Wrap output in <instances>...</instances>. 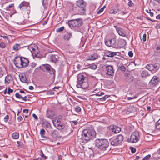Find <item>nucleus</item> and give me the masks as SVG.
I'll use <instances>...</instances> for the list:
<instances>
[{
	"instance_id": "0eeeda50",
	"label": "nucleus",
	"mask_w": 160,
	"mask_h": 160,
	"mask_svg": "<svg viewBox=\"0 0 160 160\" xmlns=\"http://www.w3.org/2000/svg\"><path fill=\"white\" fill-rule=\"evenodd\" d=\"M52 122L53 125L58 130H62L64 128V124L59 120H57V118L53 120Z\"/></svg>"
},
{
	"instance_id": "bb28decb",
	"label": "nucleus",
	"mask_w": 160,
	"mask_h": 160,
	"mask_svg": "<svg viewBox=\"0 0 160 160\" xmlns=\"http://www.w3.org/2000/svg\"><path fill=\"white\" fill-rule=\"evenodd\" d=\"M117 31L118 34L121 36L125 37L126 36V34L123 32L121 28H118L117 29Z\"/></svg>"
},
{
	"instance_id": "cd10ccee",
	"label": "nucleus",
	"mask_w": 160,
	"mask_h": 160,
	"mask_svg": "<svg viewBox=\"0 0 160 160\" xmlns=\"http://www.w3.org/2000/svg\"><path fill=\"white\" fill-rule=\"evenodd\" d=\"M42 70L45 71L46 72L45 70L47 71H48L50 70V68H51L49 64H45L43 65V66L42 67Z\"/></svg>"
},
{
	"instance_id": "412c9836",
	"label": "nucleus",
	"mask_w": 160,
	"mask_h": 160,
	"mask_svg": "<svg viewBox=\"0 0 160 160\" xmlns=\"http://www.w3.org/2000/svg\"><path fill=\"white\" fill-rule=\"evenodd\" d=\"M111 129L112 131L115 133H119L121 131V128L116 126H111Z\"/></svg>"
},
{
	"instance_id": "7ed1b4c3",
	"label": "nucleus",
	"mask_w": 160,
	"mask_h": 160,
	"mask_svg": "<svg viewBox=\"0 0 160 160\" xmlns=\"http://www.w3.org/2000/svg\"><path fill=\"white\" fill-rule=\"evenodd\" d=\"M82 24V20L78 18L69 20L68 24L70 27L77 28L81 26Z\"/></svg>"
},
{
	"instance_id": "1a4fd4ad",
	"label": "nucleus",
	"mask_w": 160,
	"mask_h": 160,
	"mask_svg": "<svg viewBox=\"0 0 160 160\" xmlns=\"http://www.w3.org/2000/svg\"><path fill=\"white\" fill-rule=\"evenodd\" d=\"M116 38H113L110 39L105 40V45L108 47H113L116 43Z\"/></svg>"
},
{
	"instance_id": "4468645a",
	"label": "nucleus",
	"mask_w": 160,
	"mask_h": 160,
	"mask_svg": "<svg viewBox=\"0 0 160 160\" xmlns=\"http://www.w3.org/2000/svg\"><path fill=\"white\" fill-rule=\"evenodd\" d=\"M48 58L50 61L56 63L58 59V57L57 55L51 54L49 55Z\"/></svg>"
},
{
	"instance_id": "a18cd8bd",
	"label": "nucleus",
	"mask_w": 160,
	"mask_h": 160,
	"mask_svg": "<svg viewBox=\"0 0 160 160\" xmlns=\"http://www.w3.org/2000/svg\"><path fill=\"white\" fill-rule=\"evenodd\" d=\"M90 67L92 69H96L97 66L96 64H93L90 66Z\"/></svg>"
},
{
	"instance_id": "c756f323",
	"label": "nucleus",
	"mask_w": 160,
	"mask_h": 160,
	"mask_svg": "<svg viewBox=\"0 0 160 160\" xmlns=\"http://www.w3.org/2000/svg\"><path fill=\"white\" fill-rule=\"evenodd\" d=\"M20 81L24 83H26L27 82V79L25 75H21L20 76Z\"/></svg>"
},
{
	"instance_id": "b1692460",
	"label": "nucleus",
	"mask_w": 160,
	"mask_h": 160,
	"mask_svg": "<svg viewBox=\"0 0 160 160\" xmlns=\"http://www.w3.org/2000/svg\"><path fill=\"white\" fill-rule=\"evenodd\" d=\"M137 109L136 108L133 106H131L129 107L127 111L130 113H134L137 112Z\"/></svg>"
},
{
	"instance_id": "603ef678",
	"label": "nucleus",
	"mask_w": 160,
	"mask_h": 160,
	"mask_svg": "<svg viewBox=\"0 0 160 160\" xmlns=\"http://www.w3.org/2000/svg\"><path fill=\"white\" fill-rule=\"evenodd\" d=\"M146 34H144L143 35L142 40L143 42H145L146 40Z\"/></svg>"
},
{
	"instance_id": "3c124183",
	"label": "nucleus",
	"mask_w": 160,
	"mask_h": 160,
	"mask_svg": "<svg viewBox=\"0 0 160 160\" xmlns=\"http://www.w3.org/2000/svg\"><path fill=\"white\" fill-rule=\"evenodd\" d=\"M8 119L9 116L8 115H6L4 117V120L5 122H7L8 121Z\"/></svg>"
},
{
	"instance_id": "774afa93",
	"label": "nucleus",
	"mask_w": 160,
	"mask_h": 160,
	"mask_svg": "<svg viewBox=\"0 0 160 160\" xmlns=\"http://www.w3.org/2000/svg\"><path fill=\"white\" fill-rule=\"evenodd\" d=\"M14 4H11L9 5L6 8V9H8L12 7H13Z\"/></svg>"
},
{
	"instance_id": "72a5a7b5",
	"label": "nucleus",
	"mask_w": 160,
	"mask_h": 160,
	"mask_svg": "<svg viewBox=\"0 0 160 160\" xmlns=\"http://www.w3.org/2000/svg\"><path fill=\"white\" fill-rule=\"evenodd\" d=\"M156 128L158 130L160 129V119L156 123Z\"/></svg>"
},
{
	"instance_id": "58836bf2",
	"label": "nucleus",
	"mask_w": 160,
	"mask_h": 160,
	"mask_svg": "<svg viewBox=\"0 0 160 160\" xmlns=\"http://www.w3.org/2000/svg\"><path fill=\"white\" fill-rule=\"evenodd\" d=\"M119 68L122 72H124L126 70V68L123 65L119 66Z\"/></svg>"
},
{
	"instance_id": "ddd939ff",
	"label": "nucleus",
	"mask_w": 160,
	"mask_h": 160,
	"mask_svg": "<svg viewBox=\"0 0 160 160\" xmlns=\"http://www.w3.org/2000/svg\"><path fill=\"white\" fill-rule=\"evenodd\" d=\"M22 67V68L26 67L28 65L29 61L26 58L21 57Z\"/></svg>"
},
{
	"instance_id": "79ce46f5",
	"label": "nucleus",
	"mask_w": 160,
	"mask_h": 160,
	"mask_svg": "<svg viewBox=\"0 0 160 160\" xmlns=\"http://www.w3.org/2000/svg\"><path fill=\"white\" fill-rule=\"evenodd\" d=\"M6 47V44L3 42L0 43V48H5Z\"/></svg>"
},
{
	"instance_id": "680f3d73",
	"label": "nucleus",
	"mask_w": 160,
	"mask_h": 160,
	"mask_svg": "<svg viewBox=\"0 0 160 160\" xmlns=\"http://www.w3.org/2000/svg\"><path fill=\"white\" fill-rule=\"evenodd\" d=\"M32 116L35 119L38 120V118L35 114H33Z\"/></svg>"
},
{
	"instance_id": "f257e3e1",
	"label": "nucleus",
	"mask_w": 160,
	"mask_h": 160,
	"mask_svg": "<svg viewBox=\"0 0 160 160\" xmlns=\"http://www.w3.org/2000/svg\"><path fill=\"white\" fill-rule=\"evenodd\" d=\"M96 133L93 129H87L84 130L82 132V138L78 139V142L82 145L88 141L92 139L95 136Z\"/></svg>"
},
{
	"instance_id": "c85d7f7f",
	"label": "nucleus",
	"mask_w": 160,
	"mask_h": 160,
	"mask_svg": "<svg viewBox=\"0 0 160 160\" xmlns=\"http://www.w3.org/2000/svg\"><path fill=\"white\" fill-rule=\"evenodd\" d=\"M21 48V47L20 45L17 43L15 44L12 47L13 50L15 51H17L18 50Z\"/></svg>"
},
{
	"instance_id": "2f4dec72",
	"label": "nucleus",
	"mask_w": 160,
	"mask_h": 160,
	"mask_svg": "<svg viewBox=\"0 0 160 160\" xmlns=\"http://www.w3.org/2000/svg\"><path fill=\"white\" fill-rule=\"evenodd\" d=\"M19 137L18 133L17 132L13 133L12 135V137L14 139H18Z\"/></svg>"
},
{
	"instance_id": "338daca9",
	"label": "nucleus",
	"mask_w": 160,
	"mask_h": 160,
	"mask_svg": "<svg viewBox=\"0 0 160 160\" xmlns=\"http://www.w3.org/2000/svg\"><path fill=\"white\" fill-rule=\"evenodd\" d=\"M26 98H27V96H23V97L22 96V99L24 101H27Z\"/></svg>"
},
{
	"instance_id": "9d476101",
	"label": "nucleus",
	"mask_w": 160,
	"mask_h": 160,
	"mask_svg": "<svg viewBox=\"0 0 160 160\" xmlns=\"http://www.w3.org/2000/svg\"><path fill=\"white\" fill-rule=\"evenodd\" d=\"M106 70L107 72L106 74L109 76H112L114 75V70L113 68L112 65H108L106 66Z\"/></svg>"
},
{
	"instance_id": "f704fd0d",
	"label": "nucleus",
	"mask_w": 160,
	"mask_h": 160,
	"mask_svg": "<svg viewBox=\"0 0 160 160\" xmlns=\"http://www.w3.org/2000/svg\"><path fill=\"white\" fill-rule=\"evenodd\" d=\"M48 71H49V72L50 73V74L55 76V71L54 69L50 68V70H49Z\"/></svg>"
},
{
	"instance_id": "4d7b16f0",
	"label": "nucleus",
	"mask_w": 160,
	"mask_h": 160,
	"mask_svg": "<svg viewBox=\"0 0 160 160\" xmlns=\"http://www.w3.org/2000/svg\"><path fill=\"white\" fill-rule=\"evenodd\" d=\"M104 93L103 92H101L100 93H97L96 94V96H101L102 95H104Z\"/></svg>"
},
{
	"instance_id": "9b49d317",
	"label": "nucleus",
	"mask_w": 160,
	"mask_h": 160,
	"mask_svg": "<svg viewBox=\"0 0 160 160\" xmlns=\"http://www.w3.org/2000/svg\"><path fill=\"white\" fill-rule=\"evenodd\" d=\"M21 62V57H16L14 58V63L17 67L22 68Z\"/></svg>"
},
{
	"instance_id": "dca6fc26",
	"label": "nucleus",
	"mask_w": 160,
	"mask_h": 160,
	"mask_svg": "<svg viewBox=\"0 0 160 160\" xmlns=\"http://www.w3.org/2000/svg\"><path fill=\"white\" fill-rule=\"evenodd\" d=\"M124 75L125 80L127 82H130L133 81V77L130 73L126 72L125 73Z\"/></svg>"
},
{
	"instance_id": "a19ab883",
	"label": "nucleus",
	"mask_w": 160,
	"mask_h": 160,
	"mask_svg": "<svg viewBox=\"0 0 160 160\" xmlns=\"http://www.w3.org/2000/svg\"><path fill=\"white\" fill-rule=\"evenodd\" d=\"M151 155L150 154L145 156L142 160H148L150 158Z\"/></svg>"
},
{
	"instance_id": "09e8293b",
	"label": "nucleus",
	"mask_w": 160,
	"mask_h": 160,
	"mask_svg": "<svg viewBox=\"0 0 160 160\" xmlns=\"http://www.w3.org/2000/svg\"><path fill=\"white\" fill-rule=\"evenodd\" d=\"M75 111L76 112H79L81 111V108L79 106H77L75 108Z\"/></svg>"
},
{
	"instance_id": "e433bc0d",
	"label": "nucleus",
	"mask_w": 160,
	"mask_h": 160,
	"mask_svg": "<svg viewBox=\"0 0 160 160\" xmlns=\"http://www.w3.org/2000/svg\"><path fill=\"white\" fill-rule=\"evenodd\" d=\"M40 154L42 157L44 158V159H46L47 158V157L45 156L43 154L42 151V150H40Z\"/></svg>"
},
{
	"instance_id": "c03bdc74",
	"label": "nucleus",
	"mask_w": 160,
	"mask_h": 160,
	"mask_svg": "<svg viewBox=\"0 0 160 160\" xmlns=\"http://www.w3.org/2000/svg\"><path fill=\"white\" fill-rule=\"evenodd\" d=\"M37 48V47H35V48H33L32 47H30L29 48V49L31 51V52H32H32H33L35 50V49Z\"/></svg>"
},
{
	"instance_id": "7c9ffc66",
	"label": "nucleus",
	"mask_w": 160,
	"mask_h": 160,
	"mask_svg": "<svg viewBox=\"0 0 160 160\" xmlns=\"http://www.w3.org/2000/svg\"><path fill=\"white\" fill-rule=\"evenodd\" d=\"M149 75L148 71L147 70H143L141 73V76L143 78H145Z\"/></svg>"
},
{
	"instance_id": "37998d69",
	"label": "nucleus",
	"mask_w": 160,
	"mask_h": 160,
	"mask_svg": "<svg viewBox=\"0 0 160 160\" xmlns=\"http://www.w3.org/2000/svg\"><path fill=\"white\" fill-rule=\"evenodd\" d=\"M4 72L0 68V78L2 77L4 75Z\"/></svg>"
},
{
	"instance_id": "5fc2aeb1",
	"label": "nucleus",
	"mask_w": 160,
	"mask_h": 160,
	"mask_svg": "<svg viewBox=\"0 0 160 160\" xmlns=\"http://www.w3.org/2000/svg\"><path fill=\"white\" fill-rule=\"evenodd\" d=\"M156 49L157 52H160V44L158 45Z\"/></svg>"
},
{
	"instance_id": "6ab92c4d",
	"label": "nucleus",
	"mask_w": 160,
	"mask_h": 160,
	"mask_svg": "<svg viewBox=\"0 0 160 160\" xmlns=\"http://www.w3.org/2000/svg\"><path fill=\"white\" fill-rule=\"evenodd\" d=\"M72 37V34L71 32H67L63 36V39L65 40L68 41Z\"/></svg>"
},
{
	"instance_id": "c9c22d12",
	"label": "nucleus",
	"mask_w": 160,
	"mask_h": 160,
	"mask_svg": "<svg viewBox=\"0 0 160 160\" xmlns=\"http://www.w3.org/2000/svg\"><path fill=\"white\" fill-rule=\"evenodd\" d=\"M40 134L42 137H44V136L45 134V131L44 129H42L41 130L40 132Z\"/></svg>"
},
{
	"instance_id": "423d86ee",
	"label": "nucleus",
	"mask_w": 160,
	"mask_h": 160,
	"mask_svg": "<svg viewBox=\"0 0 160 160\" xmlns=\"http://www.w3.org/2000/svg\"><path fill=\"white\" fill-rule=\"evenodd\" d=\"M146 68L150 71H152L153 72H156L160 67V64L158 63H156L154 64H148L146 67Z\"/></svg>"
},
{
	"instance_id": "0e129e2a",
	"label": "nucleus",
	"mask_w": 160,
	"mask_h": 160,
	"mask_svg": "<svg viewBox=\"0 0 160 160\" xmlns=\"http://www.w3.org/2000/svg\"><path fill=\"white\" fill-rule=\"evenodd\" d=\"M133 5V4L132 3L131 1L129 2L128 3V5L129 6H132V5Z\"/></svg>"
},
{
	"instance_id": "a878e982",
	"label": "nucleus",
	"mask_w": 160,
	"mask_h": 160,
	"mask_svg": "<svg viewBox=\"0 0 160 160\" xmlns=\"http://www.w3.org/2000/svg\"><path fill=\"white\" fill-rule=\"evenodd\" d=\"M117 55L116 52L108 51L106 53V56L109 57H113L114 56Z\"/></svg>"
},
{
	"instance_id": "6e6d98bb",
	"label": "nucleus",
	"mask_w": 160,
	"mask_h": 160,
	"mask_svg": "<svg viewBox=\"0 0 160 160\" xmlns=\"http://www.w3.org/2000/svg\"><path fill=\"white\" fill-rule=\"evenodd\" d=\"M128 55L130 57H132L133 55V53L132 51H130L128 52Z\"/></svg>"
},
{
	"instance_id": "f03ea898",
	"label": "nucleus",
	"mask_w": 160,
	"mask_h": 160,
	"mask_svg": "<svg viewBox=\"0 0 160 160\" xmlns=\"http://www.w3.org/2000/svg\"><path fill=\"white\" fill-rule=\"evenodd\" d=\"M95 146L100 149L105 151L109 146V142L106 139H97L95 141Z\"/></svg>"
},
{
	"instance_id": "864d4df0",
	"label": "nucleus",
	"mask_w": 160,
	"mask_h": 160,
	"mask_svg": "<svg viewBox=\"0 0 160 160\" xmlns=\"http://www.w3.org/2000/svg\"><path fill=\"white\" fill-rule=\"evenodd\" d=\"M130 148L131 151V152L132 153H134V152H135L136 150V149L132 147H130Z\"/></svg>"
},
{
	"instance_id": "de8ad7c7",
	"label": "nucleus",
	"mask_w": 160,
	"mask_h": 160,
	"mask_svg": "<svg viewBox=\"0 0 160 160\" xmlns=\"http://www.w3.org/2000/svg\"><path fill=\"white\" fill-rule=\"evenodd\" d=\"M149 136H151V135H145L144 137L145 140L147 141H150L151 140V139H147V138L149 137Z\"/></svg>"
},
{
	"instance_id": "393cba45",
	"label": "nucleus",
	"mask_w": 160,
	"mask_h": 160,
	"mask_svg": "<svg viewBox=\"0 0 160 160\" xmlns=\"http://www.w3.org/2000/svg\"><path fill=\"white\" fill-rule=\"evenodd\" d=\"M12 78L11 76L8 75L7 76L5 79V82L6 84H8L12 81Z\"/></svg>"
},
{
	"instance_id": "a211bd4d",
	"label": "nucleus",
	"mask_w": 160,
	"mask_h": 160,
	"mask_svg": "<svg viewBox=\"0 0 160 160\" xmlns=\"http://www.w3.org/2000/svg\"><path fill=\"white\" fill-rule=\"evenodd\" d=\"M159 81V79L156 76H154L151 80L150 82L152 84L156 85L158 83Z\"/></svg>"
},
{
	"instance_id": "49530a36",
	"label": "nucleus",
	"mask_w": 160,
	"mask_h": 160,
	"mask_svg": "<svg viewBox=\"0 0 160 160\" xmlns=\"http://www.w3.org/2000/svg\"><path fill=\"white\" fill-rule=\"evenodd\" d=\"M13 90L11 89L10 88L8 87V93L9 94H10L12 92H13Z\"/></svg>"
},
{
	"instance_id": "2eb2a0df",
	"label": "nucleus",
	"mask_w": 160,
	"mask_h": 160,
	"mask_svg": "<svg viewBox=\"0 0 160 160\" xmlns=\"http://www.w3.org/2000/svg\"><path fill=\"white\" fill-rule=\"evenodd\" d=\"M86 3L83 0H79L77 2V5L79 7H80L82 10H85V7L86 5Z\"/></svg>"
},
{
	"instance_id": "bf43d9fd",
	"label": "nucleus",
	"mask_w": 160,
	"mask_h": 160,
	"mask_svg": "<svg viewBox=\"0 0 160 160\" xmlns=\"http://www.w3.org/2000/svg\"><path fill=\"white\" fill-rule=\"evenodd\" d=\"M62 118V117L61 115H58L56 118H57V120H59V121Z\"/></svg>"
},
{
	"instance_id": "ea45409f",
	"label": "nucleus",
	"mask_w": 160,
	"mask_h": 160,
	"mask_svg": "<svg viewBox=\"0 0 160 160\" xmlns=\"http://www.w3.org/2000/svg\"><path fill=\"white\" fill-rule=\"evenodd\" d=\"M46 94L48 95H54V92L52 91H48L47 92Z\"/></svg>"
},
{
	"instance_id": "4c0bfd02",
	"label": "nucleus",
	"mask_w": 160,
	"mask_h": 160,
	"mask_svg": "<svg viewBox=\"0 0 160 160\" xmlns=\"http://www.w3.org/2000/svg\"><path fill=\"white\" fill-rule=\"evenodd\" d=\"M64 29V28L63 27H62L59 28H58L56 29V32H60L61 31H62Z\"/></svg>"
},
{
	"instance_id": "39448f33",
	"label": "nucleus",
	"mask_w": 160,
	"mask_h": 160,
	"mask_svg": "<svg viewBox=\"0 0 160 160\" xmlns=\"http://www.w3.org/2000/svg\"><path fill=\"white\" fill-rule=\"evenodd\" d=\"M139 139V135L137 132H133L130 136V139H128V141L132 143H136L137 142Z\"/></svg>"
},
{
	"instance_id": "052dcab7",
	"label": "nucleus",
	"mask_w": 160,
	"mask_h": 160,
	"mask_svg": "<svg viewBox=\"0 0 160 160\" xmlns=\"http://www.w3.org/2000/svg\"><path fill=\"white\" fill-rule=\"evenodd\" d=\"M103 11H98L97 13L96 14H95L94 15H93V13H92V15H94L95 17H96L97 15V14H98L102 12Z\"/></svg>"
},
{
	"instance_id": "8fccbe9b",
	"label": "nucleus",
	"mask_w": 160,
	"mask_h": 160,
	"mask_svg": "<svg viewBox=\"0 0 160 160\" xmlns=\"http://www.w3.org/2000/svg\"><path fill=\"white\" fill-rule=\"evenodd\" d=\"M15 96L16 97L19 99L22 98V96L20 95L18 93H16Z\"/></svg>"
},
{
	"instance_id": "6e6552de",
	"label": "nucleus",
	"mask_w": 160,
	"mask_h": 160,
	"mask_svg": "<svg viewBox=\"0 0 160 160\" xmlns=\"http://www.w3.org/2000/svg\"><path fill=\"white\" fill-rule=\"evenodd\" d=\"M87 80V75L85 73H80L78 75L77 83H79V82H81L86 81Z\"/></svg>"
},
{
	"instance_id": "69168bd1",
	"label": "nucleus",
	"mask_w": 160,
	"mask_h": 160,
	"mask_svg": "<svg viewBox=\"0 0 160 160\" xmlns=\"http://www.w3.org/2000/svg\"><path fill=\"white\" fill-rule=\"evenodd\" d=\"M136 98V97L135 96H133L132 97H128V100H131V99H134L135 98Z\"/></svg>"
},
{
	"instance_id": "e2e57ef3",
	"label": "nucleus",
	"mask_w": 160,
	"mask_h": 160,
	"mask_svg": "<svg viewBox=\"0 0 160 160\" xmlns=\"http://www.w3.org/2000/svg\"><path fill=\"white\" fill-rule=\"evenodd\" d=\"M17 119L19 121H20L22 120L23 118L21 116H19Z\"/></svg>"
},
{
	"instance_id": "f8f14e48",
	"label": "nucleus",
	"mask_w": 160,
	"mask_h": 160,
	"mask_svg": "<svg viewBox=\"0 0 160 160\" xmlns=\"http://www.w3.org/2000/svg\"><path fill=\"white\" fill-rule=\"evenodd\" d=\"M77 86L78 88H81L82 89H86L88 87V84L86 81L77 83Z\"/></svg>"
},
{
	"instance_id": "5701e85b",
	"label": "nucleus",
	"mask_w": 160,
	"mask_h": 160,
	"mask_svg": "<svg viewBox=\"0 0 160 160\" xmlns=\"http://www.w3.org/2000/svg\"><path fill=\"white\" fill-rule=\"evenodd\" d=\"M99 57V55L96 53L90 55L88 57V60H93L98 58Z\"/></svg>"
},
{
	"instance_id": "473e14b6",
	"label": "nucleus",
	"mask_w": 160,
	"mask_h": 160,
	"mask_svg": "<svg viewBox=\"0 0 160 160\" xmlns=\"http://www.w3.org/2000/svg\"><path fill=\"white\" fill-rule=\"evenodd\" d=\"M38 50L37 49V48L35 49V50L33 52H32V56L34 57H38Z\"/></svg>"
},
{
	"instance_id": "13d9d810",
	"label": "nucleus",
	"mask_w": 160,
	"mask_h": 160,
	"mask_svg": "<svg viewBox=\"0 0 160 160\" xmlns=\"http://www.w3.org/2000/svg\"><path fill=\"white\" fill-rule=\"evenodd\" d=\"M109 12L110 14H116L118 12L117 11H109Z\"/></svg>"
},
{
	"instance_id": "f3484780",
	"label": "nucleus",
	"mask_w": 160,
	"mask_h": 160,
	"mask_svg": "<svg viewBox=\"0 0 160 160\" xmlns=\"http://www.w3.org/2000/svg\"><path fill=\"white\" fill-rule=\"evenodd\" d=\"M19 8L21 10L29 9L30 7L28 4L26 2H22L19 6Z\"/></svg>"
},
{
	"instance_id": "4be33fe9",
	"label": "nucleus",
	"mask_w": 160,
	"mask_h": 160,
	"mask_svg": "<svg viewBox=\"0 0 160 160\" xmlns=\"http://www.w3.org/2000/svg\"><path fill=\"white\" fill-rule=\"evenodd\" d=\"M16 23L20 25H24L25 24V22L24 21V19L22 17H19L16 20Z\"/></svg>"
},
{
	"instance_id": "aec40b11",
	"label": "nucleus",
	"mask_w": 160,
	"mask_h": 160,
	"mask_svg": "<svg viewBox=\"0 0 160 160\" xmlns=\"http://www.w3.org/2000/svg\"><path fill=\"white\" fill-rule=\"evenodd\" d=\"M42 124L44 125L47 128H52L50 123L45 119H44L42 120Z\"/></svg>"
},
{
	"instance_id": "20e7f679",
	"label": "nucleus",
	"mask_w": 160,
	"mask_h": 160,
	"mask_svg": "<svg viewBox=\"0 0 160 160\" xmlns=\"http://www.w3.org/2000/svg\"><path fill=\"white\" fill-rule=\"evenodd\" d=\"M123 139L122 135H119L116 138L111 139L110 140L112 145L117 146L120 144Z\"/></svg>"
}]
</instances>
